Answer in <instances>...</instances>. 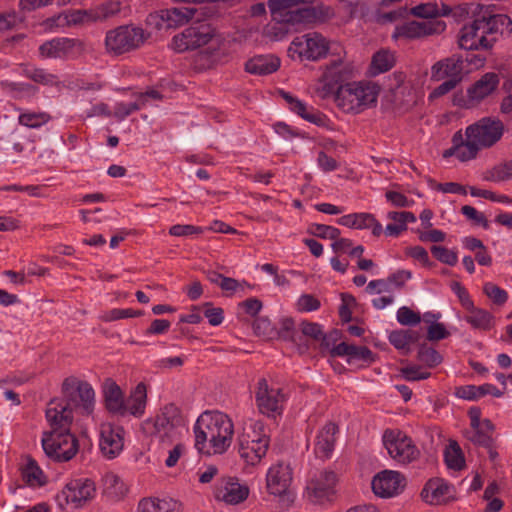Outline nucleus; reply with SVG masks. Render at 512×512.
Instances as JSON below:
<instances>
[{
	"mask_svg": "<svg viewBox=\"0 0 512 512\" xmlns=\"http://www.w3.org/2000/svg\"><path fill=\"white\" fill-rule=\"evenodd\" d=\"M483 291L485 295L496 305H503L507 299V292L492 282L484 284Z\"/></svg>",
	"mask_w": 512,
	"mask_h": 512,
	"instance_id": "obj_50",
	"label": "nucleus"
},
{
	"mask_svg": "<svg viewBox=\"0 0 512 512\" xmlns=\"http://www.w3.org/2000/svg\"><path fill=\"white\" fill-rule=\"evenodd\" d=\"M0 88L11 98L18 100H29L37 94L35 86L23 82L2 80L0 82Z\"/></svg>",
	"mask_w": 512,
	"mask_h": 512,
	"instance_id": "obj_41",
	"label": "nucleus"
},
{
	"mask_svg": "<svg viewBox=\"0 0 512 512\" xmlns=\"http://www.w3.org/2000/svg\"><path fill=\"white\" fill-rule=\"evenodd\" d=\"M499 84L498 75L495 73H486L477 80L467 91L471 101L479 102L492 94Z\"/></svg>",
	"mask_w": 512,
	"mask_h": 512,
	"instance_id": "obj_35",
	"label": "nucleus"
},
{
	"mask_svg": "<svg viewBox=\"0 0 512 512\" xmlns=\"http://www.w3.org/2000/svg\"><path fill=\"white\" fill-rule=\"evenodd\" d=\"M412 275V272L409 270H397L387 278L388 284L392 286L394 290L398 289L410 280Z\"/></svg>",
	"mask_w": 512,
	"mask_h": 512,
	"instance_id": "obj_64",
	"label": "nucleus"
},
{
	"mask_svg": "<svg viewBox=\"0 0 512 512\" xmlns=\"http://www.w3.org/2000/svg\"><path fill=\"white\" fill-rule=\"evenodd\" d=\"M269 446L270 436L261 420H249L237 436L238 455L245 468L259 465Z\"/></svg>",
	"mask_w": 512,
	"mask_h": 512,
	"instance_id": "obj_6",
	"label": "nucleus"
},
{
	"mask_svg": "<svg viewBox=\"0 0 512 512\" xmlns=\"http://www.w3.org/2000/svg\"><path fill=\"white\" fill-rule=\"evenodd\" d=\"M332 354L339 357H346L349 365L362 367L374 361L372 351L365 346H356L341 342L332 349Z\"/></svg>",
	"mask_w": 512,
	"mask_h": 512,
	"instance_id": "obj_27",
	"label": "nucleus"
},
{
	"mask_svg": "<svg viewBox=\"0 0 512 512\" xmlns=\"http://www.w3.org/2000/svg\"><path fill=\"white\" fill-rule=\"evenodd\" d=\"M330 60L322 69V75L319 78L317 88L321 97H327L335 92V88L343 81L351 78L354 73L352 62L347 59L344 48L337 44L329 53Z\"/></svg>",
	"mask_w": 512,
	"mask_h": 512,
	"instance_id": "obj_9",
	"label": "nucleus"
},
{
	"mask_svg": "<svg viewBox=\"0 0 512 512\" xmlns=\"http://www.w3.org/2000/svg\"><path fill=\"white\" fill-rule=\"evenodd\" d=\"M421 497L428 504H439L450 497V486L443 479H430L422 489Z\"/></svg>",
	"mask_w": 512,
	"mask_h": 512,
	"instance_id": "obj_36",
	"label": "nucleus"
},
{
	"mask_svg": "<svg viewBox=\"0 0 512 512\" xmlns=\"http://www.w3.org/2000/svg\"><path fill=\"white\" fill-rule=\"evenodd\" d=\"M337 223L350 229H370L371 233L376 237H379L383 233L382 224L375 218L373 214L367 212H357L343 215L337 220Z\"/></svg>",
	"mask_w": 512,
	"mask_h": 512,
	"instance_id": "obj_28",
	"label": "nucleus"
},
{
	"mask_svg": "<svg viewBox=\"0 0 512 512\" xmlns=\"http://www.w3.org/2000/svg\"><path fill=\"white\" fill-rule=\"evenodd\" d=\"M255 402L259 412L269 418H276L283 412L286 396L282 389L269 384L264 378L257 383Z\"/></svg>",
	"mask_w": 512,
	"mask_h": 512,
	"instance_id": "obj_16",
	"label": "nucleus"
},
{
	"mask_svg": "<svg viewBox=\"0 0 512 512\" xmlns=\"http://www.w3.org/2000/svg\"><path fill=\"white\" fill-rule=\"evenodd\" d=\"M449 12L450 8L446 5L438 7L435 3L418 4V38L442 33L446 23L441 17Z\"/></svg>",
	"mask_w": 512,
	"mask_h": 512,
	"instance_id": "obj_19",
	"label": "nucleus"
},
{
	"mask_svg": "<svg viewBox=\"0 0 512 512\" xmlns=\"http://www.w3.org/2000/svg\"><path fill=\"white\" fill-rule=\"evenodd\" d=\"M15 111L18 112V124L29 129H39L52 119L51 115L45 111L20 107L15 108Z\"/></svg>",
	"mask_w": 512,
	"mask_h": 512,
	"instance_id": "obj_39",
	"label": "nucleus"
},
{
	"mask_svg": "<svg viewBox=\"0 0 512 512\" xmlns=\"http://www.w3.org/2000/svg\"><path fill=\"white\" fill-rule=\"evenodd\" d=\"M314 0H269L268 7L273 20L291 25L312 23L317 16L312 4Z\"/></svg>",
	"mask_w": 512,
	"mask_h": 512,
	"instance_id": "obj_11",
	"label": "nucleus"
},
{
	"mask_svg": "<svg viewBox=\"0 0 512 512\" xmlns=\"http://www.w3.org/2000/svg\"><path fill=\"white\" fill-rule=\"evenodd\" d=\"M406 486L405 477L394 470L378 472L371 481L373 493L380 498H392L399 495Z\"/></svg>",
	"mask_w": 512,
	"mask_h": 512,
	"instance_id": "obj_23",
	"label": "nucleus"
},
{
	"mask_svg": "<svg viewBox=\"0 0 512 512\" xmlns=\"http://www.w3.org/2000/svg\"><path fill=\"white\" fill-rule=\"evenodd\" d=\"M311 232L317 237L331 240L337 239L340 235L338 228L324 224H314L311 227Z\"/></svg>",
	"mask_w": 512,
	"mask_h": 512,
	"instance_id": "obj_58",
	"label": "nucleus"
},
{
	"mask_svg": "<svg viewBox=\"0 0 512 512\" xmlns=\"http://www.w3.org/2000/svg\"><path fill=\"white\" fill-rule=\"evenodd\" d=\"M379 92L380 88L375 83L350 82L338 87L335 102L342 111L358 114L376 104Z\"/></svg>",
	"mask_w": 512,
	"mask_h": 512,
	"instance_id": "obj_8",
	"label": "nucleus"
},
{
	"mask_svg": "<svg viewBox=\"0 0 512 512\" xmlns=\"http://www.w3.org/2000/svg\"><path fill=\"white\" fill-rule=\"evenodd\" d=\"M383 444L390 457L400 464H408L415 458L412 439L400 430L385 431Z\"/></svg>",
	"mask_w": 512,
	"mask_h": 512,
	"instance_id": "obj_22",
	"label": "nucleus"
},
{
	"mask_svg": "<svg viewBox=\"0 0 512 512\" xmlns=\"http://www.w3.org/2000/svg\"><path fill=\"white\" fill-rule=\"evenodd\" d=\"M442 314L436 311L425 312L422 316L418 312V364L424 363L427 367L437 366L442 361V356L431 344L444 340L450 336V332L439 320ZM430 376L427 371H421L418 367V381Z\"/></svg>",
	"mask_w": 512,
	"mask_h": 512,
	"instance_id": "obj_5",
	"label": "nucleus"
},
{
	"mask_svg": "<svg viewBox=\"0 0 512 512\" xmlns=\"http://www.w3.org/2000/svg\"><path fill=\"white\" fill-rule=\"evenodd\" d=\"M444 460L449 469L460 471L465 467L464 454L456 442H450L445 448Z\"/></svg>",
	"mask_w": 512,
	"mask_h": 512,
	"instance_id": "obj_47",
	"label": "nucleus"
},
{
	"mask_svg": "<svg viewBox=\"0 0 512 512\" xmlns=\"http://www.w3.org/2000/svg\"><path fill=\"white\" fill-rule=\"evenodd\" d=\"M213 495L216 500L229 505H237L249 496V488L239 483L236 478H221L214 486Z\"/></svg>",
	"mask_w": 512,
	"mask_h": 512,
	"instance_id": "obj_25",
	"label": "nucleus"
},
{
	"mask_svg": "<svg viewBox=\"0 0 512 512\" xmlns=\"http://www.w3.org/2000/svg\"><path fill=\"white\" fill-rule=\"evenodd\" d=\"M288 25H291V23H286L280 20H273L272 23H269L264 28V36L271 41H281L289 33Z\"/></svg>",
	"mask_w": 512,
	"mask_h": 512,
	"instance_id": "obj_48",
	"label": "nucleus"
},
{
	"mask_svg": "<svg viewBox=\"0 0 512 512\" xmlns=\"http://www.w3.org/2000/svg\"><path fill=\"white\" fill-rule=\"evenodd\" d=\"M341 305L339 307L340 318L344 322H349L352 318V308L356 304L355 298L350 294H342Z\"/></svg>",
	"mask_w": 512,
	"mask_h": 512,
	"instance_id": "obj_59",
	"label": "nucleus"
},
{
	"mask_svg": "<svg viewBox=\"0 0 512 512\" xmlns=\"http://www.w3.org/2000/svg\"><path fill=\"white\" fill-rule=\"evenodd\" d=\"M511 24L507 15L485 11L471 24L461 29L458 44L461 49L466 50L462 55L467 65V73L482 67L485 61V57L480 53H469L468 50H488L497 40L498 35L511 32Z\"/></svg>",
	"mask_w": 512,
	"mask_h": 512,
	"instance_id": "obj_1",
	"label": "nucleus"
},
{
	"mask_svg": "<svg viewBox=\"0 0 512 512\" xmlns=\"http://www.w3.org/2000/svg\"><path fill=\"white\" fill-rule=\"evenodd\" d=\"M279 67L280 60L273 55L255 56L249 59L245 64V70L255 75H268L277 71Z\"/></svg>",
	"mask_w": 512,
	"mask_h": 512,
	"instance_id": "obj_38",
	"label": "nucleus"
},
{
	"mask_svg": "<svg viewBox=\"0 0 512 512\" xmlns=\"http://www.w3.org/2000/svg\"><path fill=\"white\" fill-rule=\"evenodd\" d=\"M392 38L396 41L416 38V22L409 21L395 27Z\"/></svg>",
	"mask_w": 512,
	"mask_h": 512,
	"instance_id": "obj_53",
	"label": "nucleus"
},
{
	"mask_svg": "<svg viewBox=\"0 0 512 512\" xmlns=\"http://www.w3.org/2000/svg\"><path fill=\"white\" fill-rule=\"evenodd\" d=\"M42 447L46 455L57 461H69L78 452L76 437L68 431L44 432Z\"/></svg>",
	"mask_w": 512,
	"mask_h": 512,
	"instance_id": "obj_15",
	"label": "nucleus"
},
{
	"mask_svg": "<svg viewBox=\"0 0 512 512\" xmlns=\"http://www.w3.org/2000/svg\"><path fill=\"white\" fill-rule=\"evenodd\" d=\"M120 10V1H108L98 6L91 14H88L87 11H76L69 15L59 14L47 19L44 22V26L46 29L53 30L55 27H63L66 24L84 21L86 17L94 21L102 20L114 16L120 12Z\"/></svg>",
	"mask_w": 512,
	"mask_h": 512,
	"instance_id": "obj_17",
	"label": "nucleus"
},
{
	"mask_svg": "<svg viewBox=\"0 0 512 512\" xmlns=\"http://www.w3.org/2000/svg\"><path fill=\"white\" fill-rule=\"evenodd\" d=\"M223 291L228 292L230 295L237 293H245L247 288H251V285L246 281H238L234 278L225 277L222 280V284L220 287Z\"/></svg>",
	"mask_w": 512,
	"mask_h": 512,
	"instance_id": "obj_54",
	"label": "nucleus"
},
{
	"mask_svg": "<svg viewBox=\"0 0 512 512\" xmlns=\"http://www.w3.org/2000/svg\"><path fill=\"white\" fill-rule=\"evenodd\" d=\"M253 330L258 336L270 339L276 335V330L267 317H258L253 323Z\"/></svg>",
	"mask_w": 512,
	"mask_h": 512,
	"instance_id": "obj_52",
	"label": "nucleus"
},
{
	"mask_svg": "<svg viewBox=\"0 0 512 512\" xmlns=\"http://www.w3.org/2000/svg\"><path fill=\"white\" fill-rule=\"evenodd\" d=\"M104 493L114 500L122 499L128 492L127 485L114 473H107L103 478Z\"/></svg>",
	"mask_w": 512,
	"mask_h": 512,
	"instance_id": "obj_43",
	"label": "nucleus"
},
{
	"mask_svg": "<svg viewBox=\"0 0 512 512\" xmlns=\"http://www.w3.org/2000/svg\"><path fill=\"white\" fill-rule=\"evenodd\" d=\"M46 419L51 428L49 432L68 431L73 422L72 409L65 400L53 399L48 403Z\"/></svg>",
	"mask_w": 512,
	"mask_h": 512,
	"instance_id": "obj_26",
	"label": "nucleus"
},
{
	"mask_svg": "<svg viewBox=\"0 0 512 512\" xmlns=\"http://www.w3.org/2000/svg\"><path fill=\"white\" fill-rule=\"evenodd\" d=\"M418 239L422 242L441 243L446 239V234L438 229H433L432 226L418 230Z\"/></svg>",
	"mask_w": 512,
	"mask_h": 512,
	"instance_id": "obj_55",
	"label": "nucleus"
},
{
	"mask_svg": "<svg viewBox=\"0 0 512 512\" xmlns=\"http://www.w3.org/2000/svg\"><path fill=\"white\" fill-rule=\"evenodd\" d=\"M21 477L23 482L31 488H40L47 484L48 479L37 462L28 458L21 468Z\"/></svg>",
	"mask_w": 512,
	"mask_h": 512,
	"instance_id": "obj_40",
	"label": "nucleus"
},
{
	"mask_svg": "<svg viewBox=\"0 0 512 512\" xmlns=\"http://www.w3.org/2000/svg\"><path fill=\"white\" fill-rule=\"evenodd\" d=\"M393 291L394 288L388 284V280L383 279L372 280L366 287V292L371 295L392 293Z\"/></svg>",
	"mask_w": 512,
	"mask_h": 512,
	"instance_id": "obj_63",
	"label": "nucleus"
},
{
	"mask_svg": "<svg viewBox=\"0 0 512 512\" xmlns=\"http://www.w3.org/2000/svg\"><path fill=\"white\" fill-rule=\"evenodd\" d=\"M149 35L141 27L122 25L106 33V50L115 55L130 52L139 48Z\"/></svg>",
	"mask_w": 512,
	"mask_h": 512,
	"instance_id": "obj_13",
	"label": "nucleus"
},
{
	"mask_svg": "<svg viewBox=\"0 0 512 512\" xmlns=\"http://www.w3.org/2000/svg\"><path fill=\"white\" fill-rule=\"evenodd\" d=\"M141 315H142L141 311H135V310H133L131 308H125V309L114 308V309L108 311L104 315L103 319L105 321H116V320H119V319L138 317V316H141Z\"/></svg>",
	"mask_w": 512,
	"mask_h": 512,
	"instance_id": "obj_57",
	"label": "nucleus"
},
{
	"mask_svg": "<svg viewBox=\"0 0 512 512\" xmlns=\"http://www.w3.org/2000/svg\"><path fill=\"white\" fill-rule=\"evenodd\" d=\"M106 409L117 416H123L125 397L120 386L112 379H106L102 386Z\"/></svg>",
	"mask_w": 512,
	"mask_h": 512,
	"instance_id": "obj_32",
	"label": "nucleus"
},
{
	"mask_svg": "<svg viewBox=\"0 0 512 512\" xmlns=\"http://www.w3.org/2000/svg\"><path fill=\"white\" fill-rule=\"evenodd\" d=\"M202 232L203 229L201 227L190 224H176L169 229V234L175 237H189Z\"/></svg>",
	"mask_w": 512,
	"mask_h": 512,
	"instance_id": "obj_56",
	"label": "nucleus"
},
{
	"mask_svg": "<svg viewBox=\"0 0 512 512\" xmlns=\"http://www.w3.org/2000/svg\"><path fill=\"white\" fill-rule=\"evenodd\" d=\"M390 343L398 350L404 353L410 351L415 344V333L409 329L392 331L389 334Z\"/></svg>",
	"mask_w": 512,
	"mask_h": 512,
	"instance_id": "obj_46",
	"label": "nucleus"
},
{
	"mask_svg": "<svg viewBox=\"0 0 512 512\" xmlns=\"http://www.w3.org/2000/svg\"><path fill=\"white\" fill-rule=\"evenodd\" d=\"M319 307H320L319 300L310 294L301 295L297 300V309L300 312L315 311Z\"/></svg>",
	"mask_w": 512,
	"mask_h": 512,
	"instance_id": "obj_62",
	"label": "nucleus"
},
{
	"mask_svg": "<svg viewBox=\"0 0 512 512\" xmlns=\"http://www.w3.org/2000/svg\"><path fill=\"white\" fill-rule=\"evenodd\" d=\"M169 48L177 53L204 48L202 55L209 66L225 63L232 55V42L206 22L194 23L175 34L169 43Z\"/></svg>",
	"mask_w": 512,
	"mask_h": 512,
	"instance_id": "obj_2",
	"label": "nucleus"
},
{
	"mask_svg": "<svg viewBox=\"0 0 512 512\" xmlns=\"http://www.w3.org/2000/svg\"><path fill=\"white\" fill-rule=\"evenodd\" d=\"M25 75L32 81L44 86H55L59 83L58 77L56 75L40 68L26 70Z\"/></svg>",
	"mask_w": 512,
	"mask_h": 512,
	"instance_id": "obj_49",
	"label": "nucleus"
},
{
	"mask_svg": "<svg viewBox=\"0 0 512 512\" xmlns=\"http://www.w3.org/2000/svg\"><path fill=\"white\" fill-rule=\"evenodd\" d=\"M196 450L204 455L224 454L232 443L234 425L225 413L206 411L196 420L194 427Z\"/></svg>",
	"mask_w": 512,
	"mask_h": 512,
	"instance_id": "obj_4",
	"label": "nucleus"
},
{
	"mask_svg": "<svg viewBox=\"0 0 512 512\" xmlns=\"http://www.w3.org/2000/svg\"><path fill=\"white\" fill-rule=\"evenodd\" d=\"M337 476L332 471H321L307 483L305 494L314 504H326L333 501L336 494Z\"/></svg>",
	"mask_w": 512,
	"mask_h": 512,
	"instance_id": "obj_20",
	"label": "nucleus"
},
{
	"mask_svg": "<svg viewBox=\"0 0 512 512\" xmlns=\"http://www.w3.org/2000/svg\"><path fill=\"white\" fill-rule=\"evenodd\" d=\"M468 314L465 316V320L475 329L489 330L493 326V316L486 310L475 308L474 304L472 308H467Z\"/></svg>",
	"mask_w": 512,
	"mask_h": 512,
	"instance_id": "obj_44",
	"label": "nucleus"
},
{
	"mask_svg": "<svg viewBox=\"0 0 512 512\" xmlns=\"http://www.w3.org/2000/svg\"><path fill=\"white\" fill-rule=\"evenodd\" d=\"M503 123L491 117H484L469 125L465 134L461 131L453 137V146L444 153V157L455 156L460 161L474 159L478 152L495 145L503 136Z\"/></svg>",
	"mask_w": 512,
	"mask_h": 512,
	"instance_id": "obj_3",
	"label": "nucleus"
},
{
	"mask_svg": "<svg viewBox=\"0 0 512 512\" xmlns=\"http://www.w3.org/2000/svg\"><path fill=\"white\" fill-rule=\"evenodd\" d=\"M337 43H329L318 33L298 36L291 42L288 53L292 59L317 61L330 53Z\"/></svg>",
	"mask_w": 512,
	"mask_h": 512,
	"instance_id": "obj_12",
	"label": "nucleus"
},
{
	"mask_svg": "<svg viewBox=\"0 0 512 512\" xmlns=\"http://www.w3.org/2000/svg\"><path fill=\"white\" fill-rule=\"evenodd\" d=\"M137 512H182V504L172 498H143Z\"/></svg>",
	"mask_w": 512,
	"mask_h": 512,
	"instance_id": "obj_37",
	"label": "nucleus"
},
{
	"mask_svg": "<svg viewBox=\"0 0 512 512\" xmlns=\"http://www.w3.org/2000/svg\"><path fill=\"white\" fill-rule=\"evenodd\" d=\"M395 65V55L392 51L381 49L376 52L371 61V73L378 75L387 72Z\"/></svg>",
	"mask_w": 512,
	"mask_h": 512,
	"instance_id": "obj_45",
	"label": "nucleus"
},
{
	"mask_svg": "<svg viewBox=\"0 0 512 512\" xmlns=\"http://www.w3.org/2000/svg\"><path fill=\"white\" fill-rule=\"evenodd\" d=\"M147 404V387L143 382L138 383L125 399L123 416L142 417Z\"/></svg>",
	"mask_w": 512,
	"mask_h": 512,
	"instance_id": "obj_33",
	"label": "nucleus"
},
{
	"mask_svg": "<svg viewBox=\"0 0 512 512\" xmlns=\"http://www.w3.org/2000/svg\"><path fill=\"white\" fill-rule=\"evenodd\" d=\"M265 489L276 501L279 511H288L294 505L296 492L293 488V469L289 463L277 461L268 467Z\"/></svg>",
	"mask_w": 512,
	"mask_h": 512,
	"instance_id": "obj_7",
	"label": "nucleus"
},
{
	"mask_svg": "<svg viewBox=\"0 0 512 512\" xmlns=\"http://www.w3.org/2000/svg\"><path fill=\"white\" fill-rule=\"evenodd\" d=\"M96 495L95 483L87 478L70 479L55 496L62 510L77 511L86 506Z\"/></svg>",
	"mask_w": 512,
	"mask_h": 512,
	"instance_id": "obj_10",
	"label": "nucleus"
},
{
	"mask_svg": "<svg viewBox=\"0 0 512 512\" xmlns=\"http://www.w3.org/2000/svg\"><path fill=\"white\" fill-rule=\"evenodd\" d=\"M431 253L441 263L454 266L458 261L457 253L443 246L433 245Z\"/></svg>",
	"mask_w": 512,
	"mask_h": 512,
	"instance_id": "obj_51",
	"label": "nucleus"
},
{
	"mask_svg": "<svg viewBox=\"0 0 512 512\" xmlns=\"http://www.w3.org/2000/svg\"><path fill=\"white\" fill-rule=\"evenodd\" d=\"M204 316L212 326H219L224 320V311L220 307H213L211 303L204 304Z\"/></svg>",
	"mask_w": 512,
	"mask_h": 512,
	"instance_id": "obj_61",
	"label": "nucleus"
},
{
	"mask_svg": "<svg viewBox=\"0 0 512 512\" xmlns=\"http://www.w3.org/2000/svg\"><path fill=\"white\" fill-rule=\"evenodd\" d=\"M139 106L136 102H118L114 106V110L112 115L118 120H124L127 116L132 114L133 112L139 110Z\"/></svg>",
	"mask_w": 512,
	"mask_h": 512,
	"instance_id": "obj_60",
	"label": "nucleus"
},
{
	"mask_svg": "<svg viewBox=\"0 0 512 512\" xmlns=\"http://www.w3.org/2000/svg\"><path fill=\"white\" fill-rule=\"evenodd\" d=\"M387 218L392 220V223L387 224L383 231L387 236L392 237L398 236L402 231L406 230L408 222H413L415 220L413 213L406 211L389 212L387 214Z\"/></svg>",
	"mask_w": 512,
	"mask_h": 512,
	"instance_id": "obj_42",
	"label": "nucleus"
},
{
	"mask_svg": "<svg viewBox=\"0 0 512 512\" xmlns=\"http://www.w3.org/2000/svg\"><path fill=\"white\" fill-rule=\"evenodd\" d=\"M62 391L68 406H73L82 415H91L95 409L96 396L90 383L75 377L66 378Z\"/></svg>",
	"mask_w": 512,
	"mask_h": 512,
	"instance_id": "obj_14",
	"label": "nucleus"
},
{
	"mask_svg": "<svg viewBox=\"0 0 512 512\" xmlns=\"http://www.w3.org/2000/svg\"><path fill=\"white\" fill-rule=\"evenodd\" d=\"M464 73H467V65L463 55H453L443 61H439L432 67V76L437 80L448 78L460 82Z\"/></svg>",
	"mask_w": 512,
	"mask_h": 512,
	"instance_id": "obj_29",
	"label": "nucleus"
},
{
	"mask_svg": "<svg viewBox=\"0 0 512 512\" xmlns=\"http://www.w3.org/2000/svg\"><path fill=\"white\" fill-rule=\"evenodd\" d=\"M186 427V421L180 409L174 404L164 406L155 417L154 428L156 435L161 439H173Z\"/></svg>",
	"mask_w": 512,
	"mask_h": 512,
	"instance_id": "obj_21",
	"label": "nucleus"
},
{
	"mask_svg": "<svg viewBox=\"0 0 512 512\" xmlns=\"http://www.w3.org/2000/svg\"><path fill=\"white\" fill-rule=\"evenodd\" d=\"M284 99L289 105V109L299 115L304 120L315 124L317 126H323L326 122V117L323 113L316 110L314 107L307 105L303 101L291 96L288 93L283 94Z\"/></svg>",
	"mask_w": 512,
	"mask_h": 512,
	"instance_id": "obj_34",
	"label": "nucleus"
},
{
	"mask_svg": "<svg viewBox=\"0 0 512 512\" xmlns=\"http://www.w3.org/2000/svg\"><path fill=\"white\" fill-rule=\"evenodd\" d=\"M124 434V429L121 426L109 422L100 425L99 448L106 458L113 459L122 452L124 447Z\"/></svg>",
	"mask_w": 512,
	"mask_h": 512,
	"instance_id": "obj_24",
	"label": "nucleus"
},
{
	"mask_svg": "<svg viewBox=\"0 0 512 512\" xmlns=\"http://www.w3.org/2000/svg\"><path fill=\"white\" fill-rule=\"evenodd\" d=\"M337 431V426L332 422L326 423L318 431L314 443V452L318 458L328 459L331 457L335 447Z\"/></svg>",
	"mask_w": 512,
	"mask_h": 512,
	"instance_id": "obj_31",
	"label": "nucleus"
},
{
	"mask_svg": "<svg viewBox=\"0 0 512 512\" xmlns=\"http://www.w3.org/2000/svg\"><path fill=\"white\" fill-rule=\"evenodd\" d=\"M76 41L71 38L58 37L44 42L39 47V55L43 59L68 57L74 50Z\"/></svg>",
	"mask_w": 512,
	"mask_h": 512,
	"instance_id": "obj_30",
	"label": "nucleus"
},
{
	"mask_svg": "<svg viewBox=\"0 0 512 512\" xmlns=\"http://www.w3.org/2000/svg\"><path fill=\"white\" fill-rule=\"evenodd\" d=\"M197 10L191 7L162 9L147 16L146 23L155 30L176 29L193 19Z\"/></svg>",
	"mask_w": 512,
	"mask_h": 512,
	"instance_id": "obj_18",
	"label": "nucleus"
}]
</instances>
